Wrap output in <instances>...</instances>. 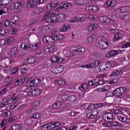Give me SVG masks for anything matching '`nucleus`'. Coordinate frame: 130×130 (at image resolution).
<instances>
[{"label":"nucleus","instance_id":"obj_1","mask_svg":"<svg viewBox=\"0 0 130 130\" xmlns=\"http://www.w3.org/2000/svg\"><path fill=\"white\" fill-rule=\"evenodd\" d=\"M94 61V62H90L88 64L82 65L80 67L86 68L94 67L93 71L95 73L103 71L105 70V68L102 67V66H101V63L99 60H95Z\"/></svg>","mask_w":130,"mask_h":130},{"label":"nucleus","instance_id":"obj_2","mask_svg":"<svg viewBox=\"0 0 130 130\" xmlns=\"http://www.w3.org/2000/svg\"><path fill=\"white\" fill-rule=\"evenodd\" d=\"M95 45L100 49L107 48L108 44V40L104 36H99L97 38L95 42Z\"/></svg>","mask_w":130,"mask_h":130},{"label":"nucleus","instance_id":"obj_3","mask_svg":"<svg viewBox=\"0 0 130 130\" xmlns=\"http://www.w3.org/2000/svg\"><path fill=\"white\" fill-rule=\"evenodd\" d=\"M45 14L42 17V22H46L48 23H55L56 22L55 16H54V11H47Z\"/></svg>","mask_w":130,"mask_h":130},{"label":"nucleus","instance_id":"obj_4","mask_svg":"<svg viewBox=\"0 0 130 130\" xmlns=\"http://www.w3.org/2000/svg\"><path fill=\"white\" fill-rule=\"evenodd\" d=\"M117 16L115 15H112L110 18H108L105 16H101L99 18V20L101 23L105 25H113L117 20Z\"/></svg>","mask_w":130,"mask_h":130},{"label":"nucleus","instance_id":"obj_5","mask_svg":"<svg viewBox=\"0 0 130 130\" xmlns=\"http://www.w3.org/2000/svg\"><path fill=\"white\" fill-rule=\"evenodd\" d=\"M72 53L75 54L81 55L84 54L85 52V48L84 47L80 46H77L72 47Z\"/></svg>","mask_w":130,"mask_h":130},{"label":"nucleus","instance_id":"obj_6","mask_svg":"<svg viewBox=\"0 0 130 130\" xmlns=\"http://www.w3.org/2000/svg\"><path fill=\"white\" fill-rule=\"evenodd\" d=\"M44 52L47 54H51L53 53L56 49V46L54 45L45 46L44 48Z\"/></svg>","mask_w":130,"mask_h":130},{"label":"nucleus","instance_id":"obj_7","mask_svg":"<svg viewBox=\"0 0 130 130\" xmlns=\"http://www.w3.org/2000/svg\"><path fill=\"white\" fill-rule=\"evenodd\" d=\"M51 26L50 24L45 25L39 27L42 32L43 33H47L51 31Z\"/></svg>","mask_w":130,"mask_h":130},{"label":"nucleus","instance_id":"obj_8","mask_svg":"<svg viewBox=\"0 0 130 130\" xmlns=\"http://www.w3.org/2000/svg\"><path fill=\"white\" fill-rule=\"evenodd\" d=\"M56 23L61 22L64 21L66 20V15L65 14L61 13L55 16Z\"/></svg>","mask_w":130,"mask_h":130},{"label":"nucleus","instance_id":"obj_9","mask_svg":"<svg viewBox=\"0 0 130 130\" xmlns=\"http://www.w3.org/2000/svg\"><path fill=\"white\" fill-rule=\"evenodd\" d=\"M0 5L2 7H12L13 3L11 0H2L0 1Z\"/></svg>","mask_w":130,"mask_h":130},{"label":"nucleus","instance_id":"obj_10","mask_svg":"<svg viewBox=\"0 0 130 130\" xmlns=\"http://www.w3.org/2000/svg\"><path fill=\"white\" fill-rule=\"evenodd\" d=\"M130 8L128 7H122L117 8L115 10V12L117 14H120L122 13L128 12Z\"/></svg>","mask_w":130,"mask_h":130},{"label":"nucleus","instance_id":"obj_11","mask_svg":"<svg viewBox=\"0 0 130 130\" xmlns=\"http://www.w3.org/2000/svg\"><path fill=\"white\" fill-rule=\"evenodd\" d=\"M122 52V51L121 50L110 51L106 55V56L107 58H110L111 57L115 56L121 53Z\"/></svg>","mask_w":130,"mask_h":130},{"label":"nucleus","instance_id":"obj_12","mask_svg":"<svg viewBox=\"0 0 130 130\" xmlns=\"http://www.w3.org/2000/svg\"><path fill=\"white\" fill-rule=\"evenodd\" d=\"M52 72L55 74H58L62 72L63 70V67L61 66H57L52 68Z\"/></svg>","mask_w":130,"mask_h":130},{"label":"nucleus","instance_id":"obj_13","mask_svg":"<svg viewBox=\"0 0 130 130\" xmlns=\"http://www.w3.org/2000/svg\"><path fill=\"white\" fill-rule=\"evenodd\" d=\"M41 82V80L39 79L36 78L31 82H28V85L30 86L31 87H37L38 84H40Z\"/></svg>","mask_w":130,"mask_h":130},{"label":"nucleus","instance_id":"obj_14","mask_svg":"<svg viewBox=\"0 0 130 130\" xmlns=\"http://www.w3.org/2000/svg\"><path fill=\"white\" fill-rule=\"evenodd\" d=\"M101 56V54L100 52L95 53H92L90 55L89 58L90 59L93 60L94 62L95 60L100 58Z\"/></svg>","mask_w":130,"mask_h":130},{"label":"nucleus","instance_id":"obj_15","mask_svg":"<svg viewBox=\"0 0 130 130\" xmlns=\"http://www.w3.org/2000/svg\"><path fill=\"white\" fill-rule=\"evenodd\" d=\"M58 3H52V2L48 3L47 4V11H54V10L53 9V8H55L56 6L58 5Z\"/></svg>","mask_w":130,"mask_h":130},{"label":"nucleus","instance_id":"obj_16","mask_svg":"<svg viewBox=\"0 0 130 130\" xmlns=\"http://www.w3.org/2000/svg\"><path fill=\"white\" fill-rule=\"evenodd\" d=\"M37 3L34 0H30L27 2L26 5L27 8H34L37 6Z\"/></svg>","mask_w":130,"mask_h":130},{"label":"nucleus","instance_id":"obj_17","mask_svg":"<svg viewBox=\"0 0 130 130\" xmlns=\"http://www.w3.org/2000/svg\"><path fill=\"white\" fill-rule=\"evenodd\" d=\"M124 34V32L123 31L118 30V32H116V34L114 36V40L116 41L119 39H122Z\"/></svg>","mask_w":130,"mask_h":130},{"label":"nucleus","instance_id":"obj_18","mask_svg":"<svg viewBox=\"0 0 130 130\" xmlns=\"http://www.w3.org/2000/svg\"><path fill=\"white\" fill-rule=\"evenodd\" d=\"M52 62H60L64 61V59L60 57L53 56L50 59Z\"/></svg>","mask_w":130,"mask_h":130},{"label":"nucleus","instance_id":"obj_19","mask_svg":"<svg viewBox=\"0 0 130 130\" xmlns=\"http://www.w3.org/2000/svg\"><path fill=\"white\" fill-rule=\"evenodd\" d=\"M72 50H69L68 47H66L64 49L63 53L65 55V56L68 57H70L72 56L73 54L72 53Z\"/></svg>","mask_w":130,"mask_h":130},{"label":"nucleus","instance_id":"obj_20","mask_svg":"<svg viewBox=\"0 0 130 130\" xmlns=\"http://www.w3.org/2000/svg\"><path fill=\"white\" fill-rule=\"evenodd\" d=\"M95 106L94 104H92L90 105L87 108V112L88 114L90 113H95L96 112L97 114L98 113V112L97 111V110L95 109L94 107Z\"/></svg>","mask_w":130,"mask_h":130},{"label":"nucleus","instance_id":"obj_21","mask_svg":"<svg viewBox=\"0 0 130 130\" xmlns=\"http://www.w3.org/2000/svg\"><path fill=\"white\" fill-rule=\"evenodd\" d=\"M118 119L122 122L128 123H130V119L129 118L125 117L118 116Z\"/></svg>","mask_w":130,"mask_h":130},{"label":"nucleus","instance_id":"obj_22","mask_svg":"<svg viewBox=\"0 0 130 130\" xmlns=\"http://www.w3.org/2000/svg\"><path fill=\"white\" fill-rule=\"evenodd\" d=\"M117 4V3L115 1H109L105 4V6L106 7L108 8L110 7H113L116 6Z\"/></svg>","mask_w":130,"mask_h":130},{"label":"nucleus","instance_id":"obj_23","mask_svg":"<svg viewBox=\"0 0 130 130\" xmlns=\"http://www.w3.org/2000/svg\"><path fill=\"white\" fill-rule=\"evenodd\" d=\"M38 90H31L30 92L28 93L27 94V96H33L34 95H36L39 93Z\"/></svg>","mask_w":130,"mask_h":130},{"label":"nucleus","instance_id":"obj_24","mask_svg":"<svg viewBox=\"0 0 130 130\" xmlns=\"http://www.w3.org/2000/svg\"><path fill=\"white\" fill-rule=\"evenodd\" d=\"M5 117H8V119L9 122H13L15 120V116L14 114H5Z\"/></svg>","mask_w":130,"mask_h":130},{"label":"nucleus","instance_id":"obj_25","mask_svg":"<svg viewBox=\"0 0 130 130\" xmlns=\"http://www.w3.org/2000/svg\"><path fill=\"white\" fill-rule=\"evenodd\" d=\"M9 101V99H4L3 100V103H1L0 104V107H5L8 104H11V102Z\"/></svg>","mask_w":130,"mask_h":130},{"label":"nucleus","instance_id":"obj_26","mask_svg":"<svg viewBox=\"0 0 130 130\" xmlns=\"http://www.w3.org/2000/svg\"><path fill=\"white\" fill-rule=\"evenodd\" d=\"M41 43L40 41H39L33 45L32 48V50L35 51H36L39 49Z\"/></svg>","mask_w":130,"mask_h":130},{"label":"nucleus","instance_id":"obj_27","mask_svg":"<svg viewBox=\"0 0 130 130\" xmlns=\"http://www.w3.org/2000/svg\"><path fill=\"white\" fill-rule=\"evenodd\" d=\"M11 19L12 20L13 24L16 25L19 22V19L17 16H13L11 18Z\"/></svg>","mask_w":130,"mask_h":130},{"label":"nucleus","instance_id":"obj_28","mask_svg":"<svg viewBox=\"0 0 130 130\" xmlns=\"http://www.w3.org/2000/svg\"><path fill=\"white\" fill-rule=\"evenodd\" d=\"M98 25L96 23H91L89 24L88 26V29L90 31L95 29L98 27Z\"/></svg>","mask_w":130,"mask_h":130},{"label":"nucleus","instance_id":"obj_29","mask_svg":"<svg viewBox=\"0 0 130 130\" xmlns=\"http://www.w3.org/2000/svg\"><path fill=\"white\" fill-rule=\"evenodd\" d=\"M52 129L51 123H48L43 125L41 127L42 130H49Z\"/></svg>","mask_w":130,"mask_h":130},{"label":"nucleus","instance_id":"obj_30","mask_svg":"<svg viewBox=\"0 0 130 130\" xmlns=\"http://www.w3.org/2000/svg\"><path fill=\"white\" fill-rule=\"evenodd\" d=\"M70 28V26L69 24H64L63 26L61 27L60 31L61 32H64Z\"/></svg>","mask_w":130,"mask_h":130},{"label":"nucleus","instance_id":"obj_31","mask_svg":"<svg viewBox=\"0 0 130 130\" xmlns=\"http://www.w3.org/2000/svg\"><path fill=\"white\" fill-rule=\"evenodd\" d=\"M36 60L35 57H31L28 58L25 63V64H32Z\"/></svg>","mask_w":130,"mask_h":130},{"label":"nucleus","instance_id":"obj_32","mask_svg":"<svg viewBox=\"0 0 130 130\" xmlns=\"http://www.w3.org/2000/svg\"><path fill=\"white\" fill-rule=\"evenodd\" d=\"M95 37V36L94 35H91L87 38L86 42L88 43H90L94 40Z\"/></svg>","mask_w":130,"mask_h":130},{"label":"nucleus","instance_id":"obj_33","mask_svg":"<svg viewBox=\"0 0 130 130\" xmlns=\"http://www.w3.org/2000/svg\"><path fill=\"white\" fill-rule=\"evenodd\" d=\"M22 6L20 3L16 2L14 3L13 8L15 9H19L21 7H22Z\"/></svg>","mask_w":130,"mask_h":130},{"label":"nucleus","instance_id":"obj_34","mask_svg":"<svg viewBox=\"0 0 130 130\" xmlns=\"http://www.w3.org/2000/svg\"><path fill=\"white\" fill-rule=\"evenodd\" d=\"M94 104L95 106V109L96 110L97 108H101L103 106H105L106 105V104L105 102Z\"/></svg>","mask_w":130,"mask_h":130},{"label":"nucleus","instance_id":"obj_35","mask_svg":"<svg viewBox=\"0 0 130 130\" xmlns=\"http://www.w3.org/2000/svg\"><path fill=\"white\" fill-rule=\"evenodd\" d=\"M11 128L12 130H21V127L18 124H13L11 127Z\"/></svg>","mask_w":130,"mask_h":130},{"label":"nucleus","instance_id":"obj_36","mask_svg":"<svg viewBox=\"0 0 130 130\" xmlns=\"http://www.w3.org/2000/svg\"><path fill=\"white\" fill-rule=\"evenodd\" d=\"M58 84L62 86H64L66 84V81L63 78L60 79L58 81Z\"/></svg>","mask_w":130,"mask_h":130},{"label":"nucleus","instance_id":"obj_37","mask_svg":"<svg viewBox=\"0 0 130 130\" xmlns=\"http://www.w3.org/2000/svg\"><path fill=\"white\" fill-rule=\"evenodd\" d=\"M43 41L44 43L45 44L49 43L51 41V38L50 36L47 35H44L43 37Z\"/></svg>","mask_w":130,"mask_h":130},{"label":"nucleus","instance_id":"obj_38","mask_svg":"<svg viewBox=\"0 0 130 130\" xmlns=\"http://www.w3.org/2000/svg\"><path fill=\"white\" fill-rule=\"evenodd\" d=\"M17 53V49L15 48L12 49L9 53V55L10 56L13 57Z\"/></svg>","mask_w":130,"mask_h":130},{"label":"nucleus","instance_id":"obj_39","mask_svg":"<svg viewBox=\"0 0 130 130\" xmlns=\"http://www.w3.org/2000/svg\"><path fill=\"white\" fill-rule=\"evenodd\" d=\"M95 82L96 79H93L89 82L88 84L90 86H97L98 85V84H97Z\"/></svg>","mask_w":130,"mask_h":130},{"label":"nucleus","instance_id":"obj_40","mask_svg":"<svg viewBox=\"0 0 130 130\" xmlns=\"http://www.w3.org/2000/svg\"><path fill=\"white\" fill-rule=\"evenodd\" d=\"M88 85L86 84H82L80 87V89L82 91H86L88 89Z\"/></svg>","mask_w":130,"mask_h":130},{"label":"nucleus","instance_id":"obj_41","mask_svg":"<svg viewBox=\"0 0 130 130\" xmlns=\"http://www.w3.org/2000/svg\"><path fill=\"white\" fill-rule=\"evenodd\" d=\"M14 40V38L13 36H11L7 38L6 42L8 44H11L12 43Z\"/></svg>","mask_w":130,"mask_h":130},{"label":"nucleus","instance_id":"obj_42","mask_svg":"<svg viewBox=\"0 0 130 130\" xmlns=\"http://www.w3.org/2000/svg\"><path fill=\"white\" fill-rule=\"evenodd\" d=\"M61 105L60 102H56L52 106V108L54 109H57L59 108Z\"/></svg>","mask_w":130,"mask_h":130},{"label":"nucleus","instance_id":"obj_43","mask_svg":"<svg viewBox=\"0 0 130 130\" xmlns=\"http://www.w3.org/2000/svg\"><path fill=\"white\" fill-rule=\"evenodd\" d=\"M50 123H51L52 129L54 127L59 126L60 124V123L58 122H50Z\"/></svg>","mask_w":130,"mask_h":130},{"label":"nucleus","instance_id":"obj_44","mask_svg":"<svg viewBox=\"0 0 130 130\" xmlns=\"http://www.w3.org/2000/svg\"><path fill=\"white\" fill-rule=\"evenodd\" d=\"M11 68L9 66H6L4 68L3 72L7 74L11 71Z\"/></svg>","mask_w":130,"mask_h":130},{"label":"nucleus","instance_id":"obj_45","mask_svg":"<svg viewBox=\"0 0 130 130\" xmlns=\"http://www.w3.org/2000/svg\"><path fill=\"white\" fill-rule=\"evenodd\" d=\"M115 93L116 96H120L123 95L120 88H118L116 90Z\"/></svg>","mask_w":130,"mask_h":130},{"label":"nucleus","instance_id":"obj_46","mask_svg":"<svg viewBox=\"0 0 130 130\" xmlns=\"http://www.w3.org/2000/svg\"><path fill=\"white\" fill-rule=\"evenodd\" d=\"M13 9V7H5L3 8L4 13H7L9 11H11Z\"/></svg>","mask_w":130,"mask_h":130},{"label":"nucleus","instance_id":"obj_47","mask_svg":"<svg viewBox=\"0 0 130 130\" xmlns=\"http://www.w3.org/2000/svg\"><path fill=\"white\" fill-rule=\"evenodd\" d=\"M8 30L7 29L2 28L0 29V34L3 36H5V34L8 32Z\"/></svg>","mask_w":130,"mask_h":130},{"label":"nucleus","instance_id":"obj_48","mask_svg":"<svg viewBox=\"0 0 130 130\" xmlns=\"http://www.w3.org/2000/svg\"><path fill=\"white\" fill-rule=\"evenodd\" d=\"M30 116L31 118L38 119L41 117V114H30Z\"/></svg>","mask_w":130,"mask_h":130},{"label":"nucleus","instance_id":"obj_49","mask_svg":"<svg viewBox=\"0 0 130 130\" xmlns=\"http://www.w3.org/2000/svg\"><path fill=\"white\" fill-rule=\"evenodd\" d=\"M72 6V4L69 3H66L63 5L62 6L63 8L67 10L70 8Z\"/></svg>","mask_w":130,"mask_h":130},{"label":"nucleus","instance_id":"obj_50","mask_svg":"<svg viewBox=\"0 0 130 130\" xmlns=\"http://www.w3.org/2000/svg\"><path fill=\"white\" fill-rule=\"evenodd\" d=\"M3 25L5 27H7L9 26L11 24L10 21L7 20H6L5 21H3Z\"/></svg>","mask_w":130,"mask_h":130},{"label":"nucleus","instance_id":"obj_51","mask_svg":"<svg viewBox=\"0 0 130 130\" xmlns=\"http://www.w3.org/2000/svg\"><path fill=\"white\" fill-rule=\"evenodd\" d=\"M76 96L74 95H72L69 96L68 101L71 102L74 101L76 99Z\"/></svg>","mask_w":130,"mask_h":130},{"label":"nucleus","instance_id":"obj_52","mask_svg":"<svg viewBox=\"0 0 130 130\" xmlns=\"http://www.w3.org/2000/svg\"><path fill=\"white\" fill-rule=\"evenodd\" d=\"M74 3L76 5H82L84 3V0H75Z\"/></svg>","mask_w":130,"mask_h":130},{"label":"nucleus","instance_id":"obj_53","mask_svg":"<svg viewBox=\"0 0 130 130\" xmlns=\"http://www.w3.org/2000/svg\"><path fill=\"white\" fill-rule=\"evenodd\" d=\"M106 65L109 67H113L115 65V63L113 61H109L107 62Z\"/></svg>","mask_w":130,"mask_h":130},{"label":"nucleus","instance_id":"obj_54","mask_svg":"<svg viewBox=\"0 0 130 130\" xmlns=\"http://www.w3.org/2000/svg\"><path fill=\"white\" fill-rule=\"evenodd\" d=\"M108 125L109 126L111 127L115 126L118 125V123L116 122H112L108 123Z\"/></svg>","mask_w":130,"mask_h":130},{"label":"nucleus","instance_id":"obj_55","mask_svg":"<svg viewBox=\"0 0 130 130\" xmlns=\"http://www.w3.org/2000/svg\"><path fill=\"white\" fill-rule=\"evenodd\" d=\"M61 99L63 101H68L69 96L68 94H65L62 96L61 97Z\"/></svg>","mask_w":130,"mask_h":130},{"label":"nucleus","instance_id":"obj_56","mask_svg":"<svg viewBox=\"0 0 130 130\" xmlns=\"http://www.w3.org/2000/svg\"><path fill=\"white\" fill-rule=\"evenodd\" d=\"M110 111L113 114H121L122 113L121 112V111L118 109L116 110L115 109H111Z\"/></svg>","mask_w":130,"mask_h":130},{"label":"nucleus","instance_id":"obj_57","mask_svg":"<svg viewBox=\"0 0 130 130\" xmlns=\"http://www.w3.org/2000/svg\"><path fill=\"white\" fill-rule=\"evenodd\" d=\"M114 92L112 91L108 92L106 94V97L113 96L115 95Z\"/></svg>","mask_w":130,"mask_h":130},{"label":"nucleus","instance_id":"obj_58","mask_svg":"<svg viewBox=\"0 0 130 130\" xmlns=\"http://www.w3.org/2000/svg\"><path fill=\"white\" fill-rule=\"evenodd\" d=\"M55 36H56V38H55V39H56V40H62L63 39L64 36L61 35H56Z\"/></svg>","mask_w":130,"mask_h":130},{"label":"nucleus","instance_id":"obj_59","mask_svg":"<svg viewBox=\"0 0 130 130\" xmlns=\"http://www.w3.org/2000/svg\"><path fill=\"white\" fill-rule=\"evenodd\" d=\"M87 118L91 119L96 117V115L94 114H86Z\"/></svg>","mask_w":130,"mask_h":130},{"label":"nucleus","instance_id":"obj_60","mask_svg":"<svg viewBox=\"0 0 130 130\" xmlns=\"http://www.w3.org/2000/svg\"><path fill=\"white\" fill-rule=\"evenodd\" d=\"M12 76H7L5 78V81L6 83H9L12 81Z\"/></svg>","mask_w":130,"mask_h":130},{"label":"nucleus","instance_id":"obj_61","mask_svg":"<svg viewBox=\"0 0 130 130\" xmlns=\"http://www.w3.org/2000/svg\"><path fill=\"white\" fill-rule=\"evenodd\" d=\"M92 12H97L98 9V7L96 6L93 5L92 6Z\"/></svg>","mask_w":130,"mask_h":130},{"label":"nucleus","instance_id":"obj_62","mask_svg":"<svg viewBox=\"0 0 130 130\" xmlns=\"http://www.w3.org/2000/svg\"><path fill=\"white\" fill-rule=\"evenodd\" d=\"M130 47V42H128L126 43L124 45L121 46V47L122 48H127Z\"/></svg>","mask_w":130,"mask_h":130},{"label":"nucleus","instance_id":"obj_63","mask_svg":"<svg viewBox=\"0 0 130 130\" xmlns=\"http://www.w3.org/2000/svg\"><path fill=\"white\" fill-rule=\"evenodd\" d=\"M92 6H88L85 8V10L87 12H92Z\"/></svg>","mask_w":130,"mask_h":130},{"label":"nucleus","instance_id":"obj_64","mask_svg":"<svg viewBox=\"0 0 130 130\" xmlns=\"http://www.w3.org/2000/svg\"><path fill=\"white\" fill-rule=\"evenodd\" d=\"M41 102L40 101L38 100L35 101L33 104V107L38 106L40 104Z\"/></svg>","mask_w":130,"mask_h":130}]
</instances>
